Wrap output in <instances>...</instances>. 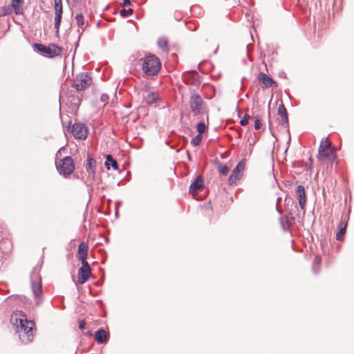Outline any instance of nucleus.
<instances>
[{
  "instance_id": "c9c22d12",
  "label": "nucleus",
  "mask_w": 354,
  "mask_h": 354,
  "mask_svg": "<svg viewBox=\"0 0 354 354\" xmlns=\"http://www.w3.org/2000/svg\"><path fill=\"white\" fill-rule=\"evenodd\" d=\"M86 322L84 320H82L79 323V328L81 330H83L86 326Z\"/></svg>"
},
{
  "instance_id": "4be33fe9",
  "label": "nucleus",
  "mask_w": 354,
  "mask_h": 354,
  "mask_svg": "<svg viewBox=\"0 0 354 354\" xmlns=\"http://www.w3.org/2000/svg\"><path fill=\"white\" fill-rule=\"evenodd\" d=\"M322 259L319 256H316L312 265V270L315 274H317L319 270Z\"/></svg>"
},
{
  "instance_id": "37998d69",
  "label": "nucleus",
  "mask_w": 354,
  "mask_h": 354,
  "mask_svg": "<svg viewBox=\"0 0 354 354\" xmlns=\"http://www.w3.org/2000/svg\"><path fill=\"white\" fill-rule=\"evenodd\" d=\"M240 113H241V111L239 110V113H238L239 116H240Z\"/></svg>"
},
{
  "instance_id": "5701e85b",
  "label": "nucleus",
  "mask_w": 354,
  "mask_h": 354,
  "mask_svg": "<svg viewBox=\"0 0 354 354\" xmlns=\"http://www.w3.org/2000/svg\"><path fill=\"white\" fill-rule=\"evenodd\" d=\"M158 46L163 50L164 51H168L169 47H168V41L167 39L165 37H160L158 39L157 42Z\"/></svg>"
},
{
  "instance_id": "6e6552de",
  "label": "nucleus",
  "mask_w": 354,
  "mask_h": 354,
  "mask_svg": "<svg viewBox=\"0 0 354 354\" xmlns=\"http://www.w3.org/2000/svg\"><path fill=\"white\" fill-rule=\"evenodd\" d=\"M71 133L76 139L85 140L88 136V129L85 124L75 122L72 126Z\"/></svg>"
},
{
  "instance_id": "ddd939ff",
  "label": "nucleus",
  "mask_w": 354,
  "mask_h": 354,
  "mask_svg": "<svg viewBox=\"0 0 354 354\" xmlns=\"http://www.w3.org/2000/svg\"><path fill=\"white\" fill-rule=\"evenodd\" d=\"M296 194L298 198V202L300 207L304 209L306 202V192L304 187L301 185L297 186L296 189Z\"/></svg>"
},
{
  "instance_id": "a878e982",
  "label": "nucleus",
  "mask_w": 354,
  "mask_h": 354,
  "mask_svg": "<svg viewBox=\"0 0 354 354\" xmlns=\"http://www.w3.org/2000/svg\"><path fill=\"white\" fill-rule=\"evenodd\" d=\"M206 130V125L204 122L201 121L197 124V131L198 132V134H202Z\"/></svg>"
},
{
  "instance_id": "f257e3e1",
  "label": "nucleus",
  "mask_w": 354,
  "mask_h": 354,
  "mask_svg": "<svg viewBox=\"0 0 354 354\" xmlns=\"http://www.w3.org/2000/svg\"><path fill=\"white\" fill-rule=\"evenodd\" d=\"M11 322L16 324L17 332L21 341L24 344L30 342L33 337V321L28 320L26 315L23 311H17L12 315Z\"/></svg>"
},
{
  "instance_id": "0eeeda50",
  "label": "nucleus",
  "mask_w": 354,
  "mask_h": 354,
  "mask_svg": "<svg viewBox=\"0 0 354 354\" xmlns=\"http://www.w3.org/2000/svg\"><path fill=\"white\" fill-rule=\"evenodd\" d=\"M33 48L37 52L48 55L49 57L60 55L61 51L63 50L62 47H59L55 44H50L48 46H46L38 43H35L33 44Z\"/></svg>"
},
{
  "instance_id": "412c9836",
  "label": "nucleus",
  "mask_w": 354,
  "mask_h": 354,
  "mask_svg": "<svg viewBox=\"0 0 354 354\" xmlns=\"http://www.w3.org/2000/svg\"><path fill=\"white\" fill-rule=\"evenodd\" d=\"M62 12L59 10L57 12H55V24L54 28L56 29V32H59V28L62 21Z\"/></svg>"
},
{
  "instance_id": "6ab92c4d",
  "label": "nucleus",
  "mask_w": 354,
  "mask_h": 354,
  "mask_svg": "<svg viewBox=\"0 0 354 354\" xmlns=\"http://www.w3.org/2000/svg\"><path fill=\"white\" fill-rule=\"evenodd\" d=\"M105 166L107 169H109L111 167L114 170L118 169V165L117 161L110 154L106 155V156Z\"/></svg>"
},
{
  "instance_id": "dca6fc26",
  "label": "nucleus",
  "mask_w": 354,
  "mask_h": 354,
  "mask_svg": "<svg viewBox=\"0 0 354 354\" xmlns=\"http://www.w3.org/2000/svg\"><path fill=\"white\" fill-rule=\"evenodd\" d=\"M109 338V334L104 329H99L95 333V339L99 344L106 343Z\"/></svg>"
},
{
  "instance_id": "f3484780",
  "label": "nucleus",
  "mask_w": 354,
  "mask_h": 354,
  "mask_svg": "<svg viewBox=\"0 0 354 354\" xmlns=\"http://www.w3.org/2000/svg\"><path fill=\"white\" fill-rule=\"evenodd\" d=\"M24 3V0H12L11 7L13 8L16 15H22L24 12L22 6Z\"/></svg>"
},
{
  "instance_id": "c85d7f7f",
  "label": "nucleus",
  "mask_w": 354,
  "mask_h": 354,
  "mask_svg": "<svg viewBox=\"0 0 354 354\" xmlns=\"http://www.w3.org/2000/svg\"><path fill=\"white\" fill-rule=\"evenodd\" d=\"M133 12V10L132 8H129V9H122L120 10V15L122 17H129V15H131Z\"/></svg>"
},
{
  "instance_id": "aec40b11",
  "label": "nucleus",
  "mask_w": 354,
  "mask_h": 354,
  "mask_svg": "<svg viewBox=\"0 0 354 354\" xmlns=\"http://www.w3.org/2000/svg\"><path fill=\"white\" fill-rule=\"evenodd\" d=\"M86 161H87L86 167V171L90 173V170H91V173H92L94 175L95 174V165H96L95 160L90 156H88Z\"/></svg>"
},
{
  "instance_id": "c756f323",
  "label": "nucleus",
  "mask_w": 354,
  "mask_h": 354,
  "mask_svg": "<svg viewBox=\"0 0 354 354\" xmlns=\"http://www.w3.org/2000/svg\"><path fill=\"white\" fill-rule=\"evenodd\" d=\"M75 20L79 27L84 25V16L82 14H78L75 16Z\"/></svg>"
},
{
  "instance_id": "2f4dec72",
  "label": "nucleus",
  "mask_w": 354,
  "mask_h": 354,
  "mask_svg": "<svg viewBox=\"0 0 354 354\" xmlns=\"http://www.w3.org/2000/svg\"><path fill=\"white\" fill-rule=\"evenodd\" d=\"M250 118V115L248 114H245L243 118L241 119V121H240V124L241 126L247 125L248 123V120H249Z\"/></svg>"
},
{
  "instance_id": "4c0bfd02",
  "label": "nucleus",
  "mask_w": 354,
  "mask_h": 354,
  "mask_svg": "<svg viewBox=\"0 0 354 354\" xmlns=\"http://www.w3.org/2000/svg\"><path fill=\"white\" fill-rule=\"evenodd\" d=\"M281 227L283 228V230H286L285 225L283 224L281 219Z\"/></svg>"
},
{
  "instance_id": "bb28decb",
  "label": "nucleus",
  "mask_w": 354,
  "mask_h": 354,
  "mask_svg": "<svg viewBox=\"0 0 354 354\" xmlns=\"http://www.w3.org/2000/svg\"><path fill=\"white\" fill-rule=\"evenodd\" d=\"M218 169L219 172L224 176H226L228 174L229 169L228 167L225 165L220 164L218 167Z\"/></svg>"
},
{
  "instance_id": "9d476101",
  "label": "nucleus",
  "mask_w": 354,
  "mask_h": 354,
  "mask_svg": "<svg viewBox=\"0 0 354 354\" xmlns=\"http://www.w3.org/2000/svg\"><path fill=\"white\" fill-rule=\"evenodd\" d=\"M318 152L319 157L328 158L331 155L335 157L336 156L335 149L331 147V144L327 141V138L326 139L325 142L324 138L322 140Z\"/></svg>"
},
{
  "instance_id": "e433bc0d",
  "label": "nucleus",
  "mask_w": 354,
  "mask_h": 354,
  "mask_svg": "<svg viewBox=\"0 0 354 354\" xmlns=\"http://www.w3.org/2000/svg\"><path fill=\"white\" fill-rule=\"evenodd\" d=\"M131 4V1L130 0H124L123 1V6H126L127 5H130Z\"/></svg>"
},
{
  "instance_id": "79ce46f5",
  "label": "nucleus",
  "mask_w": 354,
  "mask_h": 354,
  "mask_svg": "<svg viewBox=\"0 0 354 354\" xmlns=\"http://www.w3.org/2000/svg\"><path fill=\"white\" fill-rule=\"evenodd\" d=\"M87 335H91V331H88V332L87 333Z\"/></svg>"
},
{
  "instance_id": "473e14b6",
  "label": "nucleus",
  "mask_w": 354,
  "mask_h": 354,
  "mask_svg": "<svg viewBox=\"0 0 354 354\" xmlns=\"http://www.w3.org/2000/svg\"><path fill=\"white\" fill-rule=\"evenodd\" d=\"M158 99L157 97L153 95H149L147 97V103L148 104H153L157 102Z\"/></svg>"
},
{
  "instance_id": "a18cd8bd",
  "label": "nucleus",
  "mask_w": 354,
  "mask_h": 354,
  "mask_svg": "<svg viewBox=\"0 0 354 354\" xmlns=\"http://www.w3.org/2000/svg\"><path fill=\"white\" fill-rule=\"evenodd\" d=\"M59 151H60V150L57 151V154H56V155H57V156H58V153H59Z\"/></svg>"
},
{
  "instance_id": "f704fd0d",
  "label": "nucleus",
  "mask_w": 354,
  "mask_h": 354,
  "mask_svg": "<svg viewBox=\"0 0 354 354\" xmlns=\"http://www.w3.org/2000/svg\"><path fill=\"white\" fill-rule=\"evenodd\" d=\"M109 99V97L107 94L106 93H103L102 95H101V97H100V100L102 102H107L108 100Z\"/></svg>"
},
{
  "instance_id": "393cba45",
  "label": "nucleus",
  "mask_w": 354,
  "mask_h": 354,
  "mask_svg": "<svg viewBox=\"0 0 354 354\" xmlns=\"http://www.w3.org/2000/svg\"><path fill=\"white\" fill-rule=\"evenodd\" d=\"M203 139V135L202 134H198L196 136H194L192 140L191 144L192 146H198L201 144Z\"/></svg>"
},
{
  "instance_id": "a19ab883",
  "label": "nucleus",
  "mask_w": 354,
  "mask_h": 354,
  "mask_svg": "<svg viewBox=\"0 0 354 354\" xmlns=\"http://www.w3.org/2000/svg\"><path fill=\"white\" fill-rule=\"evenodd\" d=\"M188 159H189V160H192V158H191L190 155H189V154H188Z\"/></svg>"
},
{
  "instance_id": "c03bdc74",
  "label": "nucleus",
  "mask_w": 354,
  "mask_h": 354,
  "mask_svg": "<svg viewBox=\"0 0 354 354\" xmlns=\"http://www.w3.org/2000/svg\"><path fill=\"white\" fill-rule=\"evenodd\" d=\"M277 211L279 212V214H281V212H280L278 208H277Z\"/></svg>"
},
{
  "instance_id": "a211bd4d",
  "label": "nucleus",
  "mask_w": 354,
  "mask_h": 354,
  "mask_svg": "<svg viewBox=\"0 0 354 354\" xmlns=\"http://www.w3.org/2000/svg\"><path fill=\"white\" fill-rule=\"evenodd\" d=\"M277 113L281 118L282 122L283 123H285L286 124H288V113H287L286 109L284 104H283V102H281L279 105L278 109H277Z\"/></svg>"
},
{
  "instance_id": "f8f14e48",
  "label": "nucleus",
  "mask_w": 354,
  "mask_h": 354,
  "mask_svg": "<svg viewBox=\"0 0 354 354\" xmlns=\"http://www.w3.org/2000/svg\"><path fill=\"white\" fill-rule=\"evenodd\" d=\"M88 247L84 242H81L78 245L77 257L81 263L87 262Z\"/></svg>"
},
{
  "instance_id": "58836bf2",
  "label": "nucleus",
  "mask_w": 354,
  "mask_h": 354,
  "mask_svg": "<svg viewBox=\"0 0 354 354\" xmlns=\"http://www.w3.org/2000/svg\"><path fill=\"white\" fill-rule=\"evenodd\" d=\"M309 162H310V165H312V164H313V159H312L311 157L309 158Z\"/></svg>"
},
{
  "instance_id": "72a5a7b5",
  "label": "nucleus",
  "mask_w": 354,
  "mask_h": 354,
  "mask_svg": "<svg viewBox=\"0 0 354 354\" xmlns=\"http://www.w3.org/2000/svg\"><path fill=\"white\" fill-rule=\"evenodd\" d=\"M254 129L256 130H259L261 129V121L259 120V118H258L257 117H255L254 118Z\"/></svg>"
},
{
  "instance_id": "b1692460",
  "label": "nucleus",
  "mask_w": 354,
  "mask_h": 354,
  "mask_svg": "<svg viewBox=\"0 0 354 354\" xmlns=\"http://www.w3.org/2000/svg\"><path fill=\"white\" fill-rule=\"evenodd\" d=\"M340 227L339 232L336 234V239L339 241L342 240L346 233V223L344 224L340 223Z\"/></svg>"
},
{
  "instance_id": "7c9ffc66",
  "label": "nucleus",
  "mask_w": 354,
  "mask_h": 354,
  "mask_svg": "<svg viewBox=\"0 0 354 354\" xmlns=\"http://www.w3.org/2000/svg\"><path fill=\"white\" fill-rule=\"evenodd\" d=\"M59 10L62 12V0H55V12H57Z\"/></svg>"
},
{
  "instance_id": "cd10ccee",
  "label": "nucleus",
  "mask_w": 354,
  "mask_h": 354,
  "mask_svg": "<svg viewBox=\"0 0 354 354\" xmlns=\"http://www.w3.org/2000/svg\"><path fill=\"white\" fill-rule=\"evenodd\" d=\"M295 222V217L291 213L286 216V223L288 226H291Z\"/></svg>"
},
{
  "instance_id": "423d86ee",
  "label": "nucleus",
  "mask_w": 354,
  "mask_h": 354,
  "mask_svg": "<svg viewBox=\"0 0 354 354\" xmlns=\"http://www.w3.org/2000/svg\"><path fill=\"white\" fill-rule=\"evenodd\" d=\"M92 84V78L87 73H82L76 76L73 80L72 86L77 91H81L88 88Z\"/></svg>"
},
{
  "instance_id": "39448f33",
  "label": "nucleus",
  "mask_w": 354,
  "mask_h": 354,
  "mask_svg": "<svg viewBox=\"0 0 354 354\" xmlns=\"http://www.w3.org/2000/svg\"><path fill=\"white\" fill-rule=\"evenodd\" d=\"M57 171L64 177L70 176L75 169V165L71 156H66L61 160L60 163H56Z\"/></svg>"
},
{
  "instance_id": "4468645a",
  "label": "nucleus",
  "mask_w": 354,
  "mask_h": 354,
  "mask_svg": "<svg viewBox=\"0 0 354 354\" xmlns=\"http://www.w3.org/2000/svg\"><path fill=\"white\" fill-rule=\"evenodd\" d=\"M203 187V179L201 176H198L189 186V192L194 194L201 190Z\"/></svg>"
},
{
  "instance_id": "9b49d317",
  "label": "nucleus",
  "mask_w": 354,
  "mask_h": 354,
  "mask_svg": "<svg viewBox=\"0 0 354 354\" xmlns=\"http://www.w3.org/2000/svg\"><path fill=\"white\" fill-rule=\"evenodd\" d=\"M82 266L78 270V281L80 284L86 282L91 274V269L88 262L81 263Z\"/></svg>"
},
{
  "instance_id": "f03ea898",
  "label": "nucleus",
  "mask_w": 354,
  "mask_h": 354,
  "mask_svg": "<svg viewBox=\"0 0 354 354\" xmlns=\"http://www.w3.org/2000/svg\"><path fill=\"white\" fill-rule=\"evenodd\" d=\"M31 288L35 297V304L39 306L42 301L41 279L37 268H35L31 272Z\"/></svg>"
},
{
  "instance_id": "20e7f679",
  "label": "nucleus",
  "mask_w": 354,
  "mask_h": 354,
  "mask_svg": "<svg viewBox=\"0 0 354 354\" xmlns=\"http://www.w3.org/2000/svg\"><path fill=\"white\" fill-rule=\"evenodd\" d=\"M142 70L147 75H154L160 68V63L155 55L146 56L142 64Z\"/></svg>"
},
{
  "instance_id": "ea45409f",
  "label": "nucleus",
  "mask_w": 354,
  "mask_h": 354,
  "mask_svg": "<svg viewBox=\"0 0 354 354\" xmlns=\"http://www.w3.org/2000/svg\"><path fill=\"white\" fill-rule=\"evenodd\" d=\"M250 151L251 152V151H252V144H250Z\"/></svg>"
},
{
  "instance_id": "1a4fd4ad",
  "label": "nucleus",
  "mask_w": 354,
  "mask_h": 354,
  "mask_svg": "<svg viewBox=\"0 0 354 354\" xmlns=\"http://www.w3.org/2000/svg\"><path fill=\"white\" fill-rule=\"evenodd\" d=\"M245 160H241L235 168L233 169L232 173L229 177L228 182L230 185L236 184V181L242 176V173L245 169Z\"/></svg>"
},
{
  "instance_id": "7ed1b4c3",
  "label": "nucleus",
  "mask_w": 354,
  "mask_h": 354,
  "mask_svg": "<svg viewBox=\"0 0 354 354\" xmlns=\"http://www.w3.org/2000/svg\"><path fill=\"white\" fill-rule=\"evenodd\" d=\"M189 107L194 116L203 115L206 111V106L202 97L195 91L191 93Z\"/></svg>"
},
{
  "instance_id": "2eb2a0df",
  "label": "nucleus",
  "mask_w": 354,
  "mask_h": 354,
  "mask_svg": "<svg viewBox=\"0 0 354 354\" xmlns=\"http://www.w3.org/2000/svg\"><path fill=\"white\" fill-rule=\"evenodd\" d=\"M259 80L265 87H270L273 85H277L273 79L263 73H260L259 75Z\"/></svg>"
}]
</instances>
